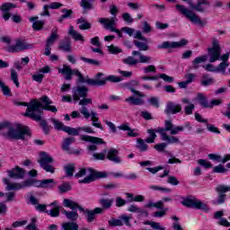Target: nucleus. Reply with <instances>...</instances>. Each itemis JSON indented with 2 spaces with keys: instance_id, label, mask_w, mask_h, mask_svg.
<instances>
[{
  "instance_id": "f257e3e1",
  "label": "nucleus",
  "mask_w": 230,
  "mask_h": 230,
  "mask_svg": "<svg viewBox=\"0 0 230 230\" xmlns=\"http://www.w3.org/2000/svg\"><path fill=\"white\" fill-rule=\"evenodd\" d=\"M52 104L53 101H51V99L47 95L42 96L40 101L33 99L30 102L23 104L27 107L24 116L31 118V119H33L34 121H40V119H42L44 111H50V112H54L55 114L56 112H58L57 107Z\"/></svg>"
},
{
  "instance_id": "f03ea898",
  "label": "nucleus",
  "mask_w": 230,
  "mask_h": 230,
  "mask_svg": "<svg viewBox=\"0 0 230 230\" xmlns=\"http://www.w3.org/2000/svg\"><path fill=\"white\" fill-rule=\"evenodd\" d=\"M3 182L5 184L6 191L24 190V188H43L44 190H51L55 188L56 182L53 179L39 180H25L22 182H10V179L3 178Z\"/></svg>"
},
{
  "instance_id": "7ed1b4c3",
  "label": "nucleus",
  "mask_w": 230,
  "mask_h": 230,
  "mask_svg": "<svg viewBox=\"0 0 230 230\" xmlns=\"http://www.w3.org/2000/svg\"><path fill=\"white\" fill-rule=\"evenodd\" d=\"M0 132H3L4 136L6 137L7 139H26V137H30V136H31L28 127L21 124L11 126L8 122L0 124Z\"/></svg>"
},
{
  "instance_id": "20e7f679",
  "label": "nucleus",
  "mask_w": 230,
  "mask_h": 230,
  "mask_svg": "<svg viewBox=\"0 0 230 230\" xmlns=\"http://www.w3.org/2000/svg\"><path fill=\"white\" fill-rule=\"evenodd\" d=\"M184 127L177 126L173 127L172 120H165L164 128H157V132H159L162 141H167L168 144H179L181 140L177 137H170L166 132H170L171 136H177L179 132H182Z\"/></svg>"
},
{
  "instance_id": "39448f33",
  "label": "nucleus",
  "mask_w": 230,
  "mask_h": 230,
  "mask_svg": "<svg viewBox=\"0 0 230 230\" xmlns=\"http://www.w3.org/2000/svg\"><path fill=\"white\" fill-rule=\"evenodd\" d=\"M63 206L65 208H69L70 209H79V211H82L86 218V221L89 224L94 222V220L96 219V216L93 210L84 209V208L80 207V205H78V203H76L69 199H65L63 200Z\"/></svg>"
},
{
  "instance_id": "423d86ee",
  "label": "nucleus",
  "mask_w": 230,
  "mask_h": 230,
  "mask_svg": "<svg viewBox=\"0 0 230 230\" xmlns=\"http://www.w3.org/2000/svg\"><path fill=\"white\" fill-rule=\"evenodd\" d=\"M176 10L182 13L186 19L190 20L193 24H199V26H206V21H202L200 16L197 13L186 8V6L181 4H176Z\"/></svg>"
},
{
  "instance_id": "0eeeda50",
  "label": "nucleus",
  "mask_w": 230,
  "mask_h": 230,
  "mask_svg": "<svg viewBox=\"0 0 230 230\" xmlns=\"http://www.w3.org/2000/svg\"><path fill=\"white\" fill-rule=\"evenodd\" d=\"M132 56H129L124 59H122L123 64L127 66H137V64H150L152 62V58L150 56H145L141 52L137 50L132 51ZM134 57H138V60Z\"/></svg>"
},
{
  "instance_id": "6e6552de",
  "label": "nucleus",
  "mask_w": 230,
  "mask_h": 230,
  "mask_svg": "<svg viewBox=\"0 0 230 230\" xmlns=\"http://www.w3.org/2000/svg\"><path fill=\"white\" fill-rule=\"evenodd\" d=\"M58 73L65 75V80H72L73 75L77 76L79 84H87V79L84 78V75L78 69H71V66L64 65L62 68H58Z\"/></svg>"
},
{
  "instance_id": "1a4fd4ad",
  "label": "nucleus",
  "mask_w": 230,
  "mask_h": 230,
  "mask_svg": "<svg viewBox=\"0 0 230 230\" xmlns=\"http://www.w3.org/2000/svg\"><path fill=\"white\" fill-rule=\"evenodd\" d=\"M181 199H182L181 205L184 206L185 208L201 209V211L209 210V208L208 207V205H206L200 199H198L193 196H188L187 198H181Z\"/></svg>"
},
{
  "instance_id": "9d476101",
  "label": "nucleus",
  "mask_w": 230,
  "mask_h": 230,
  "mask_svg": "<svg viewBox=\"0 0 230 230\" xmlns=\"http://www.w3.org/2000/svg\"><path fill=\"white\" fill-rule=\"evenodd\" d=\"M208 62L213 64L217 60H222V48H220V43L217 38L212 39V47L208 49Z\"/></svg>"
},
{
  "instance_id": "9b49d317",
  "label": "nucleus",
  "mask_w": 230,
  "mask_h": 230,
  "mask_svg": "<svg viewBox=\"0 0 230 230\" xmlns=\"http://www.w3.org/2000/svg\"><path fill=\"white\" fill-rule=\"evenodd\" d=\"M33 44L28 43L23 38L15 40L14 45H9L7 47L8 53H21V51H26V49H33Z\"/></svg>"
},
{
  "instance_id": "f8f14e48",
  "label": "nucleus",
  "mask_w": 230,
  "mask_h": 230,
  "mask_svg": "<svg viewBox=\"0 0 230 230\" xmlns=\"http://www.w3.org/2000/svg\"><path fill=\"white\" fill-rule=\"evenodd\" d=\"M123 78L117 75H109L105 79H86V84L88 85H92L93 87H102L105 85L107 82H111L112 84H119V82H122Z\"/></svg>"
},
{
  "instance_id": "ddd939ff",
  "label": "nucleus",
  "mask_w": 230,
  "mask_h": 230,
  "mask_svg": "<svg viewBox=\"0 0 230 230\" xmlns=\"http://www.w3.org/2000/svg\"><path fill=\"white\" fill-rule=\"evenodd\" d=\"M79 105H81L79 112L85 119H89V118H96V112L90 111L89 108H87V105H93V99L83 97L82 100L79 99Z\"/></svg>"
},
{
  "instance_id": "4468645a",
  "label": "nucleus",
  "mask_w": 230,
  "mask_h": 230,
  "mask_svg": "<svg viewBox=\"0 0 230 230\" xmlns=\"http://www.w3.org/2000/svg\"><path fill=\"white\" fill-rule=\"evenodd\" d=\"M40 160L38 163L45 170V172H49V173H55V167L51 165V163H53V157L49 155V154L46 152H41L40 154Z\"/></svg>"
},
{
  "instance_id": "2eb2a0df",
  "label": "nucleus",
  "mask_w": 230,
  "mask_h": 230,
  "mask_svg": "<svg viewBox=\"0 0 230 230\" xmlns=\"http://www.w3.org/2000/svg\"><path fill=\"white\" fill-rule=\"evenodd\" d=\"M98 22L104 26L105 30H110V31L117 33L120 39L123 37V33H121L119 30L114 28V26H116V22H118V18H99Z\"/></svg>"
},
{
  "instance_id": "dca6fc26",
  "label": "nucleus",
  "mask_w": 230,
  "mask_h": 230,
  "mask_svg": "<svg viewBox=\"0 0 230 230\" xmlns=\"http://www.w3.org/2000/svg\"><path fill=\"white\" fill-rule=\"evenodd\" d=\"M129 91H131L133 94H136V96L138 97L130 96L125 99V102L127 103H129L130 105H145V100H143V98H145V95L143 93L137 91L132 87H129Z\"/></svg>"
},
{
  "instance_id": "f3484780",
  "label": "nucleus",
  "mask_w": 230,
  "mask_h": 230,
  "mask_svg": "<svg viewBox=\"0 0 230 230\" xmlns=\"http://www.w3.org/2000/svg\"><path fill=\"white\" fill-rule=\"evenodd\" d=\"M90 174L85 177L83 180H79V184H89L94 181H96V179H105L107 178V172H94L93 171V169H89Z\"/></svg>"
},
{
  "instance_id": "a211bd4d",
  "label": "nucleus",
  "mask_w": 230,
  "mask_h": 230,
  "mask_svg": "<svg viewBox=\"0 0 230 230\" xmlns=\"http://www.w3.org/2000/svg\"><path fill=\"white\" fill-rule=\"evenodd\" d=\"M216 191L218 193L217 199L214 201L216 206H220V204H225L227 195L226 193L230 191V185H218L216 187Z\"/></svg>"
},
{
  "instance_id": "6ab92c4d",
  "label": "nucleus",
  "mask_w": 230,
  "mask_h": 230,
  "mask_svg": "<svg viewBox=\"0 0 230 230\" xmlns=\"http://www.w3.org/2000/svg\"><path fill=\"white\" fill-rule=\"evenodd\" d=\"M188 44V40H181L180 41H164L158 46V49H175L177 48H184Z\"/></svg>"
},
{
  "instance_id": "aec40b11",
  "label": "nucleus",
  "mask_w": 230,
  "mask_h": 230,
  "mask_svg": "<svg viewBox=\"0 0 230 230\" xmlns=\"http://www.w3.org/2000/svg\"><path fill=\"white\" fill-rule=\"evenodd\" d=\"M75 141H76V139L73 137L65 138L62 145V148L65 152H67V154H75V155H79V154L81 153L80 149H73V148H70L69 146L73 145Z\"/></svg>"
},
{
  "instance_id": "412c9836",
  "label": "nucleus",
  "mask_w": 230,
  "mask_h": 230,
  "mask_svg": "<svg viewBox=\"0 0 230 230\" xmlns=\"http://www.w3.org/2000/svg\"><path fill=\"white\" fill-rule=\"evenodd\" d=\"M189 4L192 10H195L196 12H200L201 13H204V12H206V6H211V3L209 2V0H198L196 4L189 2Z\"/></svg>"
},
{
  "instance_id": "4be33fe9",
  "label": "nucleus",
  "mask_w": 230,
  "mask_h": 230,
  "mask_svg": "<svg viewBox=\"0 0 230 230\" xmlns=\"http://www.w3.org/2000/svg\"><path fill=\"white\" fill-rule=\"evenodd\" d=\"M182 111V106L181 104L175 103L173 102H167L165 106L164 112L167 114V116H170L172 114H177Z\"/></svg>"
},
{
  "instance_id": "5701e85b",
  "label": "nucleus",
  "mask_w": 230,
  "mask_h": 230,
  "mask_svg": "<svg viewBox=\"0 0 230 230\" xmlns=\"http://www.w3.org/2000/svg\"><path fill=\"white\" fill-rule=\"evenodd\" d=\"M12 8H17V5L13 3H4L0 6V10L3 13V19L4 21H8L10 17H12V13H10Z\"/></svg>"
},
{
  "instance_id": "b1692460",
  "label": "nucleus",
  "mask_w": 230,
  "mask_h": 230,
  "mask_svg": "<svg viewBox=\"0 0 230 230\" xmlns=\"http://www.w3.org/2000/svg\"><path fill=\"white\" fill-rule=\"evenodd\" d=\"M88 89L85 86H79L73 90V98L75 102H80V98H86Z\"/></svg>"
},
{
  "instance_id": "393cba45",
  "label": "nucleus",
  "mask_w": 230,
  "mask_h": 230,
  "mask_svg": "<svg viewBox=\"0 0 230 230\" xmlns=\"http://www.w3.org/2000/svg\"><path fill=\"white\" fill-rule=\"evenodd\" d=\"M119 151L116 148H110L106 153V159L115 163L116 164H119L121 163V158L119 155Z\"/></svg>"
},
{
  "instance_id": "a878e982",
  "label": "nucleus",
  "mask_w": 230,
  "mask_h": 230,
  "mask_svg": "<svg viewBox=\"0 0 230 230\" xmlns=\"http://www.w3.org/2000/svg\"><path fill=\"white\" fill-rule=\"evenodd\" d=\"M24 169L19 166L7 171V175L10 179H24Z\"/></svg>"
},
{
  "instance_id": "bb28decb",
  "label": "nucleus",
  "mask_w": 230,
  "mask_h": 230,
  "mask_svg": "<svg viewBox=\"0 0 230 230\" xmlns=\"http://www.w3.org/2000/svg\"><path fill=\"white\" fill-rule=\"evenodd\" d=\"M229 55L230 51L221 56L222 62L217 66V73L226 75V69L229 67Z\"/></svg>"
},
{
  "instance_id": "cd10ccee",
  "label": "nucleus",
  "mask_w": 230,
  "mask_h": 230,
  "mask_svg": "<svg viewBox=\"0 0 230 230\" xmlns=\"http://www.w3.org/2000/svg\"><path fill=\"white\" fill-rule=\"evenodd\" d=\"M49 71H51V68H49V66H46L43 68H40L39 72L32 75V80L34 82H38V84H42V80H44V74L49 73Z\"/></svg>"
},
{
  "instance_id": "c85d7f7f",
  "label": "nucleus",
  "mask_w": 230,
  "mask_h": 230,
  "mask_svg": "<svg viewBox=\"0 0 230 230\" xmlns=\"http://www.w3.org/2000/svg\"><path fill=\"white\" fill-rule=\"evenodd\" d=\"M80 139L81 141H85L86 143H93V145H105V141H103V138H100L97 137L81 135Z\"/></svg>"
},
{
  "instance_id": "c756f323",
  "label": "nucleus",
  "mask_w": 230,
  "mask_h": 230,
  "mask_svg": "<svg viewBox=\"0 0 230 230\" xmlns=\"http://www.w3.org/2000/svg\"><path fill=\"white\" fill-rule=\"evenodd\" d=\"M49 206L50 208H54L50 211H46V213L49 215V217H60V209L62 207L58 205V200H55L54 202L49 204Z\"/></svg>"
},
{
  "instance_id": "7c9ffc66",
  "label": "nucleus",
  "mask_w": 230,
  "mask_h": 230,
  "mask_svg": "<svg viewBox=\"0 0 230 230\" xmlns=\"http://www.w3.org/2000/svg\"><path fill=\"white\" fill-rule=\"evenodd\" d=\"M29 21L32 22V30H34V31H40V30L44 28V24H46L44 20L39 21V17L37 16L31 17Z\"/></svg>"
},
{
  "instance_id": "2f4dec72",
  "label": "nucleus",
  "mask_w": 230,
  "mask_h": 230,
  "mask_svg": "<svg viewBox=\"0 0 230 230\" xmlns=\"http://www.w3.org/2000/svg\"><path fill=\"white\" fill-rule=\"evenodd\" d=\"M181 103L186 105L183 108V111L187 116H190V114H193V111H195V104H193L190 99L188 98H183L181 99Z\"/></svg>"
},
{
  "instance_id": "473e14b6",
  "label": "nucleus",
  "mask_w": 230,
  "mask_h": 230,
  "mask_svg": "<svg viewBox=\"0 0 230 230\" xmlns=\"http://www.w3.org/2000/svg\"><path fill=\"white\" fill-rule=\"evenodd\" d=\"M68 35H70V37H72V39H74L75 41L85 42V38L80 34V32L76 31L73 25H71L68 29Z\"/></svg>"
},
{
  "instance_id": "72a5a7b5",
  "label": "nucleus",
  "mask_w": 230,
  "mask_h": 230,
  "mask_svg": "<svg viewBox=\"0 0 230 230\" xmlns=\"http://www.w3.org/2000/svg\"><path fill=\"white\" fill-rule=\"evenodd\" d=\"M60 36L58 35V28L52 29L49 37L47 39V42H46L47 46H53L55 42L58 40Z\"/></svg>"
},
{
  "instance_id": "f704fd0d",
  "label": "nucleus",
  "mask_w": 230,
  "mask_h": 230,
  "mask_svg": "<svg viewBox=\"0 0 230 230\" xmlns=\"http://www.w3.org/2000/svg\"><path fill=\"white\" fill-rule=\"evenodd\" d=\"M63 215L67 218V220H70V222H76L78 220V212L75 209H72V211H67L66 209H63L61 211Z\"/></svg>"
},
{
  "instance_id": "c9c22d12",
  "label": "nucleus",
  "mask_w": 230,
  "mask_h": 230,
  "mask_svg": "<svg viewBox=\"0 0 230 230\" xmlns=\"http://www.w3.org/2000/svg\"><path fill=\"white\" fill-rule=\"evenodd\" d=\"M159 134V131H157L156 128H150L147 129V134H149L148 137L146 138V143L152 144L155 143V139L157 138V134Z\"/></svg>"
},
{
  "instance_id": "e433bc0d",
  "label": "nucleus",
  "mask_w": 230,
  "mask_h": 230,
  "mask_svg": "<svg viewBox=\"0 0 230 230\" xmlns=\"http://www.w3.org/2000/svg\"><path fill=\"white\" fill-rule=\"evenodd\" d=\"M196 100L199 102V103L201 105V107H204L205 109H208L209 102H208V98L204 93H199L197 94Z\"/></svg>"
},
{
  "instance_id": "4c0bfd02",
  "label": "nucleus",
  "mask_w": 230,
  "mask_h": 230,
  "mask_svg": "<svg viewBox=\"0 0 230 230\" xmlns=\"http://www.w3.org/2000/svg\"><path fill=\"white\" fill-rule=\"evenodd\" d=\"M61 13H63V15H61L58 19V22H59L60 24L64 22L65 19H71V16L73 15V10L71 9H62Z\"/></svg>"
},
{
  "instance_id": "58836bf2",
  "label": "nucleus",
  "mask_w": 230,
  "mask_h": 230,
  "mask_svg": "<svg viewBox=\"0 0 230 230\" xmlns=\"http://www.w3.org/2000/svg\"><path fill=\"white\" fill-rule=\"evenodd\" d=\"M59 49L63 51L70 52L71 51V40L69 38H65L59 44Z\"/></svg>"
},
{
  "instance_id": "ea45409f",
  "label": "nucleus",
  "mask_w": 230,
  "mask_h": 230,
  "mask_svg": "<svg viewBox=\"0 0 230 230\" xmlns=\"http://www.w3.org/2000/svg\"><path fill=\"white\" fill-rule=\"evenodd\" d=\"M113 202H114V199L102 198L99 200V203L101 204L103 209H111Z\"/></svg>"
},
{
  "instance_id": "a19ab883",
  "label": "nucleus",
  "mask_w": 230,
  "mask_h": 230,
  "mask_svg": "<svg viewBox=\"0 0 230 230\" xmlns=\"http://www.w3.org/2000/svg\"><path fill=\"white\" fill-rule=\"evenodd\" d=\"M63 230H79L80 226L76 222H66L62 224Z\"/></svg>"
},
{
  "instance_id": "79ce46f5",
  "label": "nucleus",
  "mask_w": 230,
  "mask_h": 230,
  "mask_svg": "<svg viewBox=\"0 0 230 230\" xmlns=\"http://www.w3.org/2000/svg\"><path fill=\"white\" fill-rule=\"evenodd\" d=\"M137 148H138L140 152H146V150H148V145H146V140H144L143 138H137Z\"/></svg>"
},
{
  "instance_id": "37998d69",
  "label": "nucleus",
  "mask_w": 230,
  "mask_h": 230,
  "mask_svg": "<svg viewBox=\"0 0 230 230\" xmlns=\"http://www.w3.org/2000/svg\"><path fill=\"white\" fill-rule=\"evenodd\" d=\"M206 60H208V56H206V55L196 58L192 61L193 69H199V64H202L203 62H206Z\"/></svg>"
},
{
  "instance_id": "c03bdc74",
  "label": "nucleus",
  "mask_w": 230,
  "mask_h": 230,
  "mask_svg": "<svg viewBox=\"0 0 230 230\" xmlns=\"http://www.w3.org/2000/svg\"><path fill=\"white\" fill-rule=\"evenodd\" d=\"M81 131L82 128H75L67 126H66L63 130V132H66V134H68L69 136H78Z\"/></svg>"
},
{
  "instance_id": "a18cd8bd",
  "label": "nucleus",
  "mask_w": 230,
  "mask_h": 230,
  "mask_svg": "<svg viewBox=\"0 0 230 230\" xmlns=\"http://www.w3.org/2000/svg\"><path fill=\"white\" fill-rule=\"evenodd\" d=\"M215 82V80L211 77H209V75L205 74L201 77V85H204L205 87H208V85H212V84Z\"/></svg>"
},
{
  "instance_id": "49530a36",
  "label": "nucleus",
  "mask_w": 230,
  "mask_h": 230,
  "mask_svg": "<svg viewBox=\"0 0 230 230\" xmlns=\"http://www.w3.org/2000/svg\"><path fill=\"white\" fill-rule=\"evenodd\" d=\"M62 6H64V4H62L61 3L53 2L50 3L49 4H45L43 6V10H58V8H62Z\"/></svg>"
},
{
  "instance_id": "de8ad7c7",
  "label": "nucleus",
  "mask_w": 230,
  "mask_h": 230,
  "mask_svg": "<svg viewBox=\"0 0 230 230\" xmlns=\"http://www.w3.org/2000/svg\"><path fill=\"white\" fill-rule=\"evenodd\" d=\"M49 121L53 123L54 128L56 130H62L64 132V128H66V126H64V123L57 119H49Z\"/></svg>"
},
{
  "instance_id": "09e8293b",
  "label": "nucleus",
  "mask_w": 230,
  "mask_h": 230,
  "mask_svg": "<svg viewBox=\"0 0 230 230\" xmlns=\"http://www.w3.org/2000/svg\"><path fill=\"white\" fill-rule=\"evenodd\" d=\"M11 80L13 82V84L16 85V87L20 86L19 83V74H17V71L15 69H11Z\"/></svg>"
},
{
  "instance_id": "8fccbe9b",
  "label": "nucleus",
  "mask_w": 230,
  "mask_h": 230,
  "mask_svg": "<svg viewBox=\"0 0 230 230\" xmlns=\"http://www.w3.org/2000/svg\"><path fill=\"white\" fill-rule=\"evenodd\" d=\"M0 87L2 89L4 96H11L12 91L10 87L4 84L2 80H0Z\"/></svg>"
},
{
  "instance_id": "3c124183",
  "label": "nucleus",
  "mask_w": 230,
  "mask_h": 230,
  "mask_svg": "<svg viewBox=\"0 0 230 230\" xmlns=\"http://www.w3.org/2000/svg\"><path fill=\"white\" fill-rule=\"evenodd\" d=\"M59 193H67L71 191V185L67 182H65L58 187Z\"/></svg>"
},
{
  "instance_id": "603ef678",
  "label": "nucleus",
  "mask_w": 230,
  "mask_h": 230,
  "mask_svg": "<svg viewBox=\"0 0 230 230\" xmlns=\"http://www.w3.org/2000/svg\"><path fill=\"white\" fill-rule=\"evenodd\" d=\"M93 157L97 161H105L107 158V149H104L102 153H95L93 155Z\"/></svg>"
},
{
  "instance_id": "864d4df0",
  "label": "nucleus",
  "mask_w": 230,
  "mask_h": 230,
  "mask_svg": "<svg viewBox=\"0 0 230 230\" xmlns=\"http://www.w3.org/2000/svg\"><path fill=\"white\" fill-rule=\"evenodd\" d=\"M65 172L68 177H73V174L75 173V164H69L67 165H65Z\"/></svg>"
},
{
  "instance_id": "5fc2aeb1",
  "label": "nucleus",
  "mask_w": 230,
  "mask_h": 230,
  "mask_svg": "<svg viewBox=\"0 0 230 230\" xmlns=\"http://www.w3.org/2000/svg\"><path fill=\"white\" fill-rule=\"evenodd\" d=\"M134 44L136 48H138L140 51H148L149 47L146 43L135 40Z\"/></svg>"
},
{
  "instance_id": "6e6d98bb",
  "label": "nucleus",
  "mask_w": 230,
  "mask_h": 230,
  "mask_svg": "<svg viewBox=\"0 0 230 230\" xmlns=\"http://www.w3.org/2000/svg\"><path fill=\"white\" fill-rule=\"evenodd\" d=\"M198 164H199V166H203V168H205L206 170H208V168H213V164L208 160L199 159L198 160Z\"/></svg>"
},
{
  "instance_id": "4d7b16f0",
  "label": "nucleus",
  "mask_w": 230,
  "mask_h": 230,
  "mask_svg": "<svg viewBox=\"0 0 230 230\" xmlns=\"http://www.w3.org/2000/svg\"><path fill=\"white\" fill-rule=\"evenodd\" d=\"M80 6L84 10H93V4L88 0H81Z\"/></svg>"
},
{
  "instance_id": "13d9d810",
  "label": "nucleus",
  "mask_w": 230,
  "mask_h": 230,
  "mask_svg": "<svg viewBox=\"0 0 230 230\" xmlns=\"http://www.w3.org/2000/svg\"><path fill=\"white\" fill-rule=\"evenodd\" d=\"M108 224L111 227L121 226H123V221L121 219L111 218L108 221Z\"/></svg>"
},
{
  "instance_id": "bf43d9fd",
  "label": "nucleus",
  "mask_w": 230,
  "mask_h": 230,
  "mask_svg": "<svg viewBox=\"0 0 230 230\" xmlns=\"http://www.w3.org/2000/svg\"><path fill=\"white\" fill-rule=\"evenodd\" d=\"M145 75H148L150 73H157V68L154 65L146 66L143 68Z\"/></svg>"
},
{
  "instance_id": "052dcab7",
  "label": "nucleus",
  "mask_w": 230,
  "mask_h": 230,
  "mask_svg": "<svg viewBox=\"0 0 230 230\" xmlns=\"http://www.w3.org/2000/svg\"><path fill=\"white\" fill-rule=\"evenodd\" d=\"M167 211H168V208H163L159 211L154 212L153 217H155V218H163V217L166 216Z\"/></svg>"
},
{
  "instance_id": "680f3d73",
  "label": "nucleus",
  "mask_w": 230,
  "mask_h": 230,
  "mask_svg": "<svg viewBox=\"0 0 230 230\" xmlns=\"http://www.w3.org/2000/svg\"><path fill=\"white\" fill-rule=\"evenodd\" d=\"M168 142L167 143H160V144H156L154 146L155 150H156V152H164L166 146H168Z\"/></svg>"
},
{
  "instance_id": "e2e57ef3",
  "label": "nucleus",
  "mask_w": 230,
  "mask_h": 230,
  "mask_svg": "<svg viewBox=\"0 0 230 230\" xmlns=\"http://www.w3.org/2000/svg\"><path fill=\"white\" fill-rule=\"evenodd\" d=\"M226 172H227V169H226L222 164H218L213 168L214 173H226Z\"/></svg>"
},
{
  "instance_id": "0e129e2a",
  "label": "nucleus",
  "mask_w": 230,
  "mask_h": 230,
  "mask_svg": "<svg viewBox=\"0 0 230 230\" xmlns=\"http://www.w3.org/2000/svg\"><path fill=\"white\" fill-rule=\"evenodd\" d=\"M108 51H110V53H111L112 55H118L119 53H121V49L114 46V45H111L108 46Z\"/></svg>"
},
{
  "instance_id": "69168bd1",
  "label": "nucleus",
  "mask_w": 230,
  "mask_h": 230,
  "mask_svg": "<svg viewBox=\"0 0 230 230\" xmlns=\"http://www.w3.org/2000/svg\"><path fill=\"white\" fill-rule=\"evenodd\" d=\"M122 19L125 22H128V24H132L134 22V19H132V16L128 13H124L122 14Z\"/></svg>"
},
{
  "instance_id": "338daca9",
  "label": "nucleus",
  "mask_w": 230,
  "mask_h": 230,
  "mask_svg": "<svg viewBox=\"0 0 230 230\" xmlns=\"http://www.w3.org/2000/svg\"><path fill=\"white\" fill-rule=\"evenodd\" d=\"M158 78H162L164 82H167L168 84H172L173 82V77L166 75V74H161L160 75H156Z\"/></svg>"
},
{
  "instance_id": "774afa93",
  "label": "nucleus",
  "mask_w": 230,
  "mask_h": 230,
  "mask_svg": "<svg viewBox=\"0 0 230 230\" xmlns=\"http://www.w3.org/2000/svg\"><path fill=\"white\" fill-rule=\"evenodd\" d=\"M197 77V75L195 74H186L185 75V78H186V83L190 85V84H191L193 82V80H195V78Z\"/></svg>"
}]
</instances>
